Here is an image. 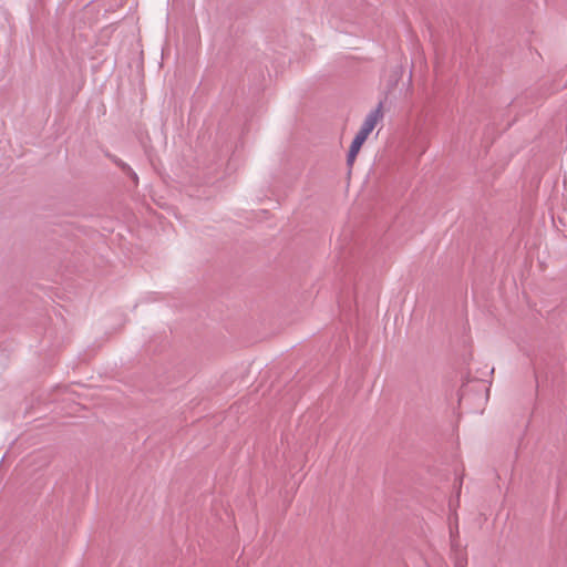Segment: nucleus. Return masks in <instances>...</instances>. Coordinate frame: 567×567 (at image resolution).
Instances as JSON below:
<instances>
[{"mask_svg":"<svg viewBox=\"0 0 567 567\" xmlns=\"http://www.w3.org/2000/svg\"><path fill=\"white\" fill-rule=\"evenodd\" d=\"M365 141L367 140L364 137H362L359 134H355V136L350 145L349 153H348V157H347L348 165L351 166L354 163L357 155L359 154V152Z\"/></svg>","mask_w":567,"mask_h":567,"instance_id":"2","label":"nucleus"},{"mask_svg":"<svg viewBox=\"0 0 567 567\" xmlns=\"http://www.w3.org/2000/svg\"><path fill=\"white\" fill-rule=\"evenodd\" d=\"M370 133H371V131H368L367 128L361 126L357 134L361 135L362 137H364L367 140L368 136L370 135Z\"/></svg>","mask_w":567,"mask_h":567,"instance_id":"3","label":"nucleus"},{"mask_svg":"<svg viewBox=\"0 0 567 567\" xmlns=\"http://www.w3.org/2000/svg\"><path fill=\"white\" fill-rule=\"evenodd\" d=\"M382 103H380L375 109H373L367 114L361 126L372 132L375 128L377 124L382 120Z\"/></svg>","mask_w":567,"mask_h":567,"instance_id":"1","label":"nucleus"}]
</instances>
